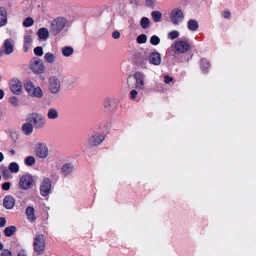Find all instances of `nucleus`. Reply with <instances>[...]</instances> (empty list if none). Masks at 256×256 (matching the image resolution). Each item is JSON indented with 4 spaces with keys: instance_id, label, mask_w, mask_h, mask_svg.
<instances>
[{
    "instance_id": "f257e3e1",
    "label": "nucleus",
    "mask_w": 256,
    "mask_h": 256,
    "mask_svg": "<svg viewBox=\"0 0 256 256\" xmlns=\"http://www.w3.org/2000/svg\"><path fill=\"white\" fill-rule=\"evenodd\" d=\"M24 87L27 94L32 98H41L43 96L42 88L36 86L30 79H26L24 82Z\"/></svg>"
},
{
    "instance_id": "f03ea898",
    "label": "nucleus",
    "mask_w": 256,
    "mask_h": 256,
    "mask_svg": "<svg viewBox=\"0 0 256 256\" xmlns=\"http://www.w3.org/2000/svg\"><path fill=\"white\" fill-rule=\"evenodd\" d=\"M46 245V238L42 234H36L32 240L34 252L38 255L42 254L45 250Z\"/></svg>"
},
{
    "instance_id": "7ed1b4c3",
    "label": "nucleus",
    "mask_w": 256,
    "mask_h": 256,
    "mask_svg": "<svg viewBox=\"0 0 256 256\" xmlns=\"http://www.w3.org/2000/svg\"><path fill=\"white\" fill-rule=\"evenodd\" d=\"M27 120L31 122L36 129L42 128L46 125V119L40 112H33L28 114Z\"/></svg>"
},
{
    "instance_id": "20e7f679",
    "label": "nucleus",
    "mask_w": 256,
    "mask_h": 256,
    "mask_svg": "<svg viewBox=\"0 0 256 256\" xmlns=\"http://www.w3.org/2000/svg\"><path fill=\"white\" fill-rule=\"evenodd\" d=\"M34 151L36 156L42 160L48 158L50 154L47 144L42 142H38L34 144Z\"/></svg>"
},
{
    "instance_id": "39448f33",
    "label": "nucleus",
    "mask_w": 256,
    "mask_h": 256,
    "mask_svg": "<svg viewBox=\"0 0 256 256\" xmlns=\"http://www.w3.org/2000/svg\"><path fill=\"white\" fill-rule=\"evenodd\" d=\"M67 20L62 17H58L54 20L50 26V30L51 34L56 36L66 26Z\"/></svg>"
},
{
    "instance_id": "423d86ee",
    "label": "nucleus",
    "mask_w": 256,
    "mask_h": 256,
    "mask_svg": "<svg viewBox=\"0 0 256 256\" xmlns=\"http://www.w3.org/2000/svg\"><path fill=\"white\" fill-rule=\"evenodd\" d=\"M61 88V83L60 79L55 76H51L48 78V89L50 94L53 95L58 94Z\"/></svg>"
},
{
    "instance_id": "0eeeda50",
    "label": "nucleus",
    "mask_w": 256,
    "mask_h": 256,
    "mask_svg": "<svg viewBox=\"0 0 256 256\" xmlns=\"http://www.w3.org/2000/svg\"><path fill=\"white\" fill-rule=\"evenodd\" d=\"M29 67L30 70L35 74H43L45 70V66L42 60L38 58H33L29 62Z\"/></svg>"
},
{
    "instance_id": "6e6552de",
    "label": "nucleus",
    "mask_w": 256,
    "mask_h": 256,
    "mask_svg": "<svg viewBox=\"0 0 256 256\" xmlns=\"http://www.w3.org/2000/svg\"><path fill=\"white\" fill-rule=\"evenodd\" d=\"M184 14L181 9L174 8L171 10L170 20L173 24H179L184 20Z\"/></svg>"
},
{
    "instance_id": "1a4fd4ad",
    "label": "nucleus",
    "mask_w": 256,
    "mask_h": 256,
    "mask_svg": "<svg viewBox=\"0 0 256 256\" xmlns=\"http://www.w3.org/2000/svg\"><path fill=\"white\" fill-rule=\"evenodd\" d=\"M34 177L30 174H25L22 176L19 180V186L20 188L26 190L31 188L34 184Z\"/></svg>"
},
{
    "instance_id": "9d476101",
    "label": "nucleus",
    "mask_w": 256,
    "mask_h": 256,
    "mask_svg": "<svg viewBox=\"0 0 256 256\" xmlns=\"http://www.w3.org/2000/svg\"><path fill=\"white\" fill-rule=\"evenodd\" d=\"M190 48V44L187 41L179 40H176L168 50L174 48L176 52L184 54L188 52Z\"/></svg>"
},
{
    "instance_id": "9b49d317",
    "label": "nucleus",
    "mask_w": 256,
    "mask_h": 256,
    "mask_svg": "<svg viewBox=\"0 0 256 256\" xmlns=\"http://www.w3.org/2000/svg\"><path fill=\"white\" fill-rule=\"evenodd\" d=\"M10 92L14 94L20 95L23 92L22 84L16 78H12L9 82Z\"/></svg>"
},
{
    "instance_id": "f8f14e48",
    "label": "nucleus",
    "mask_w": 256,
    "mask_h": 256,
    "mask_svg": "<svg viewBox=\"0 0 256 256\" xmlns=\"http://www.w3.org/2000/svg\"><path fill=\"white\" fill-rule=\"evenodd\" d=\"M134 78L135 80L134 88L138 90H144L145 87V74L137 72L134 74Z\"/></svg>"
},
{
    "instance_id": "ddd939ff",
    "label": "nucleus",
    "mask_w": 256,
    "mask_h": 256,
    "mask_svg": "<svg viewBox=\"0 0 256 256\" xmlns=\"http://www.w3.org/2000/svg\"><path fill=\"white\" fill-rule=\"evenodd\" d=\"M52 188L51 180L49 178H44L40 183V192L42 196H47L50 193Z\"/></svg>"
},
{
    "instance_id": "4468645a",
    "label": "nucleus",
    "mask_w": 256,
    "mask_h": 256,
    "mask_svg": "<svg viewBox=\"0 0 256 256\" xmlns=\"http://www.w3.org/2000/svg\"><path fill=\"white\" fill-rule=\"evenodd\" d=\"M104 139V136L103 134H95L88 138L87 142L90 146H96L100 144Z\"/></svg>"
},
{
    "instance_id": "2eb2a0df",
    "label": "nucleus",
    "mask_w": 256,
    "mask_h": 256,
    "mask_svg": "<svg viewBox=\"0 0 256 256\" xmlns=\"http://www.w3.org/2000/svg\"><path fill=\"white\" fill-rule=\"evenodd\" d=\"M148 60L150 63L158 66L161 62V56L158 52H152L150 54Z\"/></svg>"
},
{
    "instance_id": "dca6fc26",
    "label": "nucleus",
    "mask_w": 256,
    "mask_h": 256,
    "mask_svg": "<svg viewBox=\"0 0 256 256\" xmlns=\"http://www.w3.org/2000/svg\"><path fill=\"white\" fill-rule=\"evenodd\" d=\"M47 118L50 120H56L59 117L58 110L54 107L50 108L46 112Z\"/></svg>"
},
{
    "instance_id": "f3484780",
    "label": "nucleus",
    "mask_w": 256,
    "mask_h": 256,
    "mask_svg": "<svg viewBox=\"0 0 256 256\" xmlns=\"http://www.w3.org/2000/svg\"><path fill=\"white\" fill-rule=\"evenodd\" d=\"M34 128L32 124L28 121L22 124V130L25 135L30 136L33 132Z\"/></svg>"
},
{
    "instance_id": "a211bd4d",
    "label": "nucleus",
    "mask_w": 256,
    "mask_h": 256,
    "mask_svg": "<svg viewBox=\"0 0 256 256\" xmlns=\"http://www.w3.org/2000/svg\"><path fill=\"white\" fill-rule=\"evenodd\" d=\"M14 41L12 39H7L4 42V52L10 54L14 51Z\"/></svg>"
},
{
    "instance_id": "6ab92c4d",
    "label": "nucleus",
    "mask_w": 256,
    "mask_h": 256,
    "mask_svg": "<svg viewBox=\"0 0 256 256\" xmlns=\"http://www.w3.org/2000/svg\"><path fill=\"white\" fill-rule=\"evenodd\" d=\"M3 204L6 209H11L14 206L15 200L12 196H7L4 199Z\"/></svg>"
},
{
    "instance_id": "aec40b11",
    "label": "nucleus",
    "mask_w": 256,
    "mask_h": 256,
    "mask_svg": "<svg viewBox=\"0 0 256 256\" xmlns=\"http://www.w3.org/2000/svg\"><path fill=\"white\" fill-rule=\"evenodd\" d=\"M32 43V36L28 34H25L24 38V48L25 52H27L31 48Z\"/></svg>"
},
{
    "instance_id": "412c9836",
    "label": "nucleus",
    "mask_w": 256,
    "mask_h": 256,
    "mask_svg": "<svg viewBox=\"0 0 256 256\" xmlns=\"http://www.w3.org/2000/svg\"><path fill=\"white\" fill-rule=\"evenodd\" d=\"M186 26L188 30L190 31L196 32L198 30L199 24L196 20L194 19H190L187 22Z\"/></svg>"
},
{
    "instance_id": "4be33fe9",
    "label": "nucleus",
    "mask_w": 256,
    "mask_h": 256,
    "mask_svg": "<svg viewBox=\"0 0 256 256\" xmlns=\"http://www.w3.org/2000/svg\"><path fill=\"white\" fill-rule=\"evenodd\" d=\"M26 214L28 220L30 222H34L36 219V216L34 214V210L32 206H28L26 208Z\"/></svg>"
},
{
    "instance_id": "5701e85b",
    "label": "nucleus",
    "mask_w": 256,
    "mask_h": 256,
    "mask_svg": "<svg viewBox=\"0 0 256 256\" xmlns=\"http://www.w3.org/2000/svg\"><path fill=\"white\" fill-rule=\"evenodd\" d=\"M74 170V166L70 163H66L64 164L61 168V172L64 176L70 174Z\"/></svg>"
},
{
    "instance_id": "b1692460",
    "label": "nucleus",
    "mask_w": 256,
    "mask_h": 256,
    "mask_svg": "<svg viewBox=\"0 0 256 256\" xmlns=\"http://www.w3.org/2000/svg\"><path fill=\"white\" fill-rule=\"evenodd\" d=\"M44 60L46 62L49 64H52L56 62V56L55 54L48 52L44 54Z\"/></svg>"
},
{
    "instance_id": "393cba45",
    "label": "nucleus",
    "mask_w": 256,
    "mask_h": 256,
    "mask_svg": "<svg viewBox=\"0 0 256 256\" xmlns=\"http://www.w3.org/2000/svg\"><path fill=\"white\" fill-rule=\"evenodd\" d=\"M115 103H116V100H111L106 98L104 100L103 104L105 108L110 110L115 108L114 106Z\"/></svg>"
},
{
    "instance_id": "a878e982",
    "label": "nucleus",
    "mask_w": 256,
    "mask_h": 256,
    "mask_svg": "<svg viewBox=\"0 0 256 256\" xmlns=\"http://www.w3.org/2000/svg\"><path fill=\"white\" fill-rule=\"evenodd\" d=\"M38 36L40 39L46 40L48 37L49 33L48 30L44 28H40L37 32Z\"/></svg>"
},
{
    "instance_id": "bb28decb",
    "label": "nucleus",
    "mask_w": 256,
    "mask_h": 256,
    "mask_svg": "<svg viewBox=\"0 0 256 256\" xmlns=\"http://www.w3.org/2000/svg\"><path fill=\"white\" fill-rule=\"evenodd\" d=\"M24 162L26 166H30L35 164L36 163V160L34 156H28L25 158Z\"/></svg>"
},
{
    "instance_id": "cd10ccee",
    "label": "nucleus",
    "mask_w": 256,
    "mask_h": 256,
    "mask_svg": "<svg viewBox=\"0 0 256 256\" xmlns=\"http://www.w3.org/2000/svg\"><path fill=\"white\" fill-rule=\"evenodd\" d=\"M74 52V49L70 46H64L62 48V52L64 56L66 57L70 56Z\"/></svg>"
},
{
    "instance_id": "c85d7f7f",
    "label": "nucleus",
    "mask_w": 256,
    "mask_h": 256,
    "mask_svg": "<svg viewBox=\"0 0 256 256\" xmlns=\"http://www.w3.org/2000/svg\"><path fill=\"white\" fill-rule=\"evenodd\" d=\"M8 169L11 172L16 174L20 170V166L17 162H12L8 166Z\"/></svg>"
},
{
    "instance_id": "c756f323",
    "label": "nucleus",
    "mask_w": 256,
    "mask_h": 256,
    "mask_svg": "<svg viewBox=\"0 0 256 256\" xmlns=\"http://www.w3.org/2000/svg\"><path fill=\"white\" fill-rule=\"evenodd\" d=\"M16 230V228L14 226H11L4 229V234L6 236L10 237L12 236Z\"/></svg>"
},
{
    "instance_id": "7c9ffc66",
    "label": "nucleus",
    "mask_w": 256,
    "mask_h": 256,
    "mask_svg": "<svg viewBox=\"0 0 256 256\" xmlns=\"http://www.w3.org/2000/svg\"><path fill=\"white\" fill-rule=\"evenodd\" d=\"M8 14L4 8H1V26L5 25L7 22Z\"/></svg>"
},
{
    "instance_id": "2f4dec72",
    "label": "nucleus",
    "mask_w": 256,
    "mask_h": 256,
    "mask_svg": "<svg viewBox=\"0 0 256 256\" xmlns=\"http://www.w3.org/2000/svg\"><path fill=\"white\" fill-rule=\"evenodd\" d=\"M152 17L154 22H159L160 21L162 14L158 11H154L152 12Z\"/></svg>"
},
{
    "instance_id": "473e14b6",
    "label": "nucleus",
    "mask_w": 256,
    "mask_h": 256,
    "mask_svg": "<svg viewBox=\"0 0 256 256\" xmlns=\"http://www.w3.org/2000/svg\"><path fill=\"white\" fill-rule=\"evenodd\" d=\"M140 24L142 28H147L150 26V20L148 18L144 17L141 19Z\"/></svg>"
},
{
    "instance_id": "72a5a7b5",
    "label": "nucleus",
    "mask_w": 256,
    "mask_h": 256,
    "mask_svg": "<svg viewBox=\"0 0 256 256\" xmlns=\"http://www.w3.org/2000/svg\"><path fill=\"white\" fill-rule=\"evenodd\" d=\"M2 173L3 178L5 180H8V178H12L10 170H9V169L8 170L6 167L2 168Z\"/></svg>"
},
{
    "instance_id": "f704fd0d",
    "label": "nucleus",
    "mask_w": 256,
    "mask_h": 256,
    "mask_svg": "<svg viewBox=\"0 0 256 256\" xmlns=\"http://www.w3.org/2000/svg\"><path fill=\"white\" fill-rule=\"evenodd\" d=\"M134 76H130L128 77L126 79V85L128 88H133L134 86Z\"/></svg>"
},
{
    "instance_id": "c9c22d12",
    "label": "nucleus",
    "mask_w": 256,
    "mask_h": 256,
    "mask_svg": "<svg viewBox=\"0 0 256 256\" xmlns=\"http://www.w3.org/2000/svg\"><path fill=\"white\" fill-rule=\"evenodd\" d=\"M180 33L176 30H174L168 33V38L172 40L175 39L179 36Z\"/></svg>"
},
{
    "instance_id": "e433bc0d",
    "label": "nucleus",
    "mask_w": 256,
    "mask_h": 256,
    "mask_svg": "<svg viewBox=\"0 0 256 256\" xmlns=\"http://www.w3.org/2000/svg\"><path fill=\"white\" fill-rule=\"evenodd\" d=\"M150 42L152 45L156 46L160 42V38L156 35L152 36L150 38Z\"/></svg>"
},
{
    "instance_id": "4c0bfd02",
    "label": "nucleus",
    "mask_w": 256,
    "mask_h": 256,
    "mask_svg": "<svg viewBox=\"0 0 256 256\" xmlns=\"http://www.w3.org/2000/svg\"><path fill=\"white\" fill-rule=\"evenodd\" d=\"M9 102L14 107L18 106L19 104L18 98L14 96H12L10 98Z\"/></svg>"
},
{
    "instance_id": "58836bf2",
    "label": "nucleus",
    "mask_w": 256,
    "mask_h": 256,
    "mask_svg": "<svg viewBox=\"0 0 256 256\" xmlns=\"http://www.w3.org/2000/svg\"><path fill=\"white\" fill-rule=\"evenodd\" d=\"M146 40H147V38H146V35H145L144 34H142L139 35L137 37L136 42L138 44H144L146 42Z\"/></svg>"
},
{
    "instance_id": "ea45409f",
    "label": "nucleus",
    "mask_w": 256,
    "mask_h": 256,
    "mask_svg": "<svg viewBox=\"0 0 256 256\" xmlns=\"http://www.w3.org/2000/svg\"><path fill=\"white\" fill-rule=\"evenodd\" d=\"M33 24L34 20L30 17L27 18L23 22V25L26 27H29L32 26Z\"/></svg>"
},
{
    "instance_id": "a19ab883",
    "label": "nucleus",
    "mask_w": 256,
    "mask_h": 256,
    "mask_svg": "<svg viewBox=\"0 0 256 256\" xmlns=\"http://www.w3.org/2000/svg\"><path fill=\"white\" fill-rule=\"evenodd\" d=\"M34 53L36 55L41 56L43 54V50L41 46H37L34 48Z\"/></svg>"
},
{
    "instance_id": "79ce46f5",
    "label": "nucleus",
    "mask_w": 256,
    "mask_h": 256,
    "mask_svg": "<svg viewBox=\"0 0 256 256\" xmlns=\"http://www.w3.org/2000/svg\"><path fill=\"white\" fill-rule=\"evenodd\" d=\"M1 256H12V254L9 250L4 249L1 252Z\"/></svg>"
},
{
    "instance_id": "37998d69",
    "label": "nucleus",
    "mask_w": 256,
    "mask_h": 256,
    "mask_svg": "<svg viewBox=\"0 0 256 256\" xmlns=\"http://www.w3.org/2000/svg\"><path fill=\"white\" fill-rule=\"evenodd\" d=\"M146 4L147 6L153 8L156 4V0H145Z\"/></svg>"
},
{
    "instance_id": "c03bdc74",
    "label": "nucleus",
    "mask_w": 256,
    "mask_h": 256,
    "mask_svg": "<svg viewBox=\"0 0 256 256\" xmlns=\"http://www.w3.org/2000/svg\"><path fill=\"white\" fill-rule=\"evenodd\" d=\"M138 94V92L135 90H131L130 92V98L133 100H134L136 98Z\"/></svg>"
},
{
    "instance_id": "a18cd8bd",
    "label": "nucleus",
    "mask_w": 256,
    "mask_h": 256,
    "mask_svg": "<svg viewBox=\"0 0 256 256\" xmlns=\"http://www.w3.org/2000/svg\"><path fill=\"white\" fill-rule=\"evenodd\" d=\"M10 182H4L2 185V188L4 190H8L10 188Z\"/></svg>"
},
{
    "instance_id": "49530a36",
    "label": "nucleus",
    "mask_w": 256,
    "mask_h": 256,
    "mask_svg": "<svg viewBox=\"0 0 256 256\" xmlns=\"http://www.w3.org/2000/svg\"><path fill=\"white\" fill-rule=\"evenodd\" d=\"M112 36L114 39H118L120 37V33L117 31H114L112 33Z\"/></svg>"
},
{
    "instance_id": "de8ad7c7",
    "label": "nucleus",
    "mask_w": 256,
    "mask_h": 256,
    "mask_svg": "<svg viewBox=\"0 0 256 256\" xmlns=\"http://www.w3.org/2000/svg\"><path fill=\"white\" fill-rule=\"evenodd\" d=\"M172 78L169 76H164V82L166 84H168L172 80Z\"/></svg>"
},
{
    "instance_id": "09e8293b",
    "label": "nucleus",
    "mask_w": 256,
    "mask_h": 256,
    "mask_svg": "<svg viewBox=\"0 0 256 256\" xmlns=\"http://www.w3.org/2000/svg\"><path fill=\"white\" fill-rule=\"evenodd\" d=\"M223 16L226 18H228L230 16V12L228 10L224 11L223 13Z\"/></svg>"
},
{
    "instance_id": "8fccbe9b",
    "label": "nucleus",
    "mask_w": 256,
    "mask_h": 256,
    "mask_svg": "<svg viewBox=\"0 0 256 256\" xmlns=\"http://www.w3.org/2000/svg\"><path fill=\"white\" fill-rule=\"evenodd\" d=\"M16 256H26V254L25 251L22 250L18 253Z\"/></svg>"
},
{
    "instance_id": "3c124183",
    "label": "nucleus",
    "mask_w": 256,
    "mask_h": 256,
    "mask_svg": "<svg viewBox=\"0 0 256 256\" xmlns=\"http://www.w3.org/2000/svg\"><path fill=\"white\" fill-rule=\"evenodd\" d=\"M6 223V220L4 218L1 217V227L4 226Z\"/></svg>"
},
{
    "instance_id": "603ef678",
    "label": "nucleus",
    "mask_w": 256,
    "mask_h": 256,
    "mask_svg": "<svg viewBox=\"0 0 256 256\" xmlns=\"http://www.w3.org/2000/svg\"><path fill=\"white\" fill-rule=\"evenodd\" d=\"M10 153L12 154V155H14L15 154H16V152L13 149H12L10 150Z\"/></svg>"
},
{
    "instance_id": "864d4df0",
    "label": "nucleus",
    "mask_w": 256,
    "mask_h": 256,
    "mask_svg": "<svg viewBox=\"0 0 256 256\" xmlns=\"http://www.w3.org/2000/svg\"><path fill=\"white\" fill-rule=\"evenodd\" d=\"M204 63H205V64H206V68H208V66H209V64H208V62H206V60H202V64H203Z\"/></svg>"
},
{
    "instance_id": "5fc2aeb1",
    "label": "nucleus",
    "mask_w": 256,
    "mask_h": 256,
    "mask_svg": "<svg viewBox=\"0 0 256 256\" xmlns=\"http://www.w3.org/2000/svg\"><path fill=\"white\" fill-rule=\"evenodd\" d=\"M4 96V92L2 90H1V98H2Z\"/></svg>"
},
{
    "instance_id": "6e6d98bb",
    "label": "nucleus",
    "mask_w": 256,
    "mask_h": 256,
    "mask_svg": "<svg viewBox=\"0 0 256 256\" xmlns=\"http://www.w3.org/2000/svg\"><path fill=\"white\" fill-rule=\"evenodd\" d=\"M141 66H142V68H146V66H144L145 64H144V62H142L141 64H140Z\"/></svg>"
},
{
    "instance_id": "4d7b16f0",
    "label": "nucleus",
    "mask_w": 256,
    "mask_h": 256,
    "mask_svg": "<svg viewBox=\"0 0 256 256\" xmlns=\"http://www.w3.org/2000/svg\"><path fill=\"white\" fill-rule=\"evenodd\" d=\"M3 159H4V156L1 153V161H2Z\"/></svg>"
},
{
    "instance_id": "13d9d810",
    "label": "nucleus",
    "mask_w": 256,
    "mask_h": 256,
    "mask_svg": "<svg viewBox=\"0 0 256 256\" xmlns=\"http://www.w3.org/2000/svg\"><path fill=\"white\" fill-rule=\"evenodd\" d=\"M14 134H15L14 133L10 132V136L12 137L13 136V135H14Z\"/></svg>"
},
{
    "instance_id": "bf43d9fd",
    "label": "nucleus",
    "mask_w": 256,
    "mask_h": 256,
    "mask_svg": "<svg viewBox=\"0 0 256 256\" xmlns=\"http://www.w3.org/2000/svg\"><path fill=\"white\" fill-rule=\"evenodd\" d=\"M0 246H1V249H2V244H1V245H0Z\"/></svg>"
}]
</instances>
